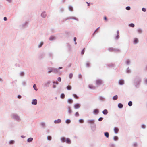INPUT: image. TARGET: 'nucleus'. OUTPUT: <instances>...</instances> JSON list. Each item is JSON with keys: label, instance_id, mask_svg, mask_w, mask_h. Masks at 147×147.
<instances>
[{"label": "nucleus", "instance_id": "3c124183", "mask_svg": "<svg viewBox=\"0 0 147 147\" xmlns=\"http://www.w3.org/2000/svg\"><path fill=\"white\" fill-rule=\"evenodd\" d=\"M103 119V118L102 117H100L98 119V120L99 121H101L102 120V119Z\"/></svg>", "mask_w": 147, "mask_h": 147}, {"label": "nucleus", "instance_id": "0eeeda50", "mask_svg": "<svg viewBox=\"0 0 147 147\" xmlns=\"http://www.w3.org/2000/svg\"><path fill=\"white\" fill-rule=\"evenodd\" d=\"M91 130L92 131L94 132L96 130V124H94L90 126Z\"/></svg>", "mask_w": 147, "mask_h": 147}, {"label": "nucleus", "instance_id": "c03bdc74", "mask_svg": "<svg viewBox=\"0 0 147 147\" xmlns=\"http://www.w3.org/2000/svg\"><path fill=\"white\" fill-rule=\"evenodd\" d=\"M129 26L131 27H134V25L133 24L131 23L129 25Z\"/></svg>", "mask_w": 147, "mask_h": 147}, {"label": "nucleus", "instance_id": "774afa93", "mask_svg": "<svg viewBox=\"0 0 147 147\" xmlns=\"http://www.w3.org/2000/svg\"><path fill=\"white\" fill-rule=\"evenodd\" d=\"M24 74H20V76H23V75Z\"/></svg>", "mask_w": 147, "mask_h": 147}, {"label": "nucleus", "instance_id": "dca6fc26", "mask_svg": "<svg viewBox=\"0 0 147 147\" xmlns=\"http://www.w3.org/2000/svg\"><path fill=\"white\" fill-rule=\"evenodd\" d=\"M67 143L70 144L71 142V141L70 139L68 138H67L65 140V141Z\"/></svg>", "mask_w": 147, "mask_h": 147}, {"label": "nucleus", "instance_id": "c9c22d12", "mask_svg": "<svg viewBox=\"0 0 147 147\" xmlns=\"http://www.w3.org/2000/svg\"><path fill=\"white\" fill-rule=\"evenodd\" d=\"M86 67H88L90 66V64L89 62H87L86 63Z\"/></svg>", "mask_w": 147, "mask_h": 147}, {"label": "nucleus", "instance_id": "f03ea898", "mask_svg": "<svg viewBox=\"0 0 147 147\" xmlns=\"http://www.w3.org/2000/svg\"><path fill=\"white\" fill-rule=\"evenodd\" d=\"M52 83V82L51 81L48 80L45 82L44 85L45 87H48L51 85Z\"/></svg>", "mask_w": 147, "mask_h": 147}, {"label": "nucleus", "instance_id": "b1692460", "mask_svg": "<svg viewBox=\"0 0 147 147\" xmlns=\"http://www.w3.org/2000/svg\"><path fill=\"white\" fill-rule=\"evenodd\" d=\"M65 139L64 137H62L61 138V140L62 142H64L65 141Z\"/></svg>", "mask_w": 147, "mask_h": 147}, {"label": "nucleus", "instance_id": "bf43d9fd", "mask_svg": "<svg viewBox=\"0 0 147 147\" xmlns=\"http://www.w3.org/2000/svg\"><path fill=\"white\" fill-rule=\"evenodd\" d=\"M104 19L106 20V21H107V17H106V16H105L104 17Z\"/></svg>", "mask_w": 147, "mask_h": 147}, {"label": "nucleus", "instance_id": "39448f33", "mask_svg": "<svg viewBox=\"0 0 147 147\" xmlns=\"http://www.w3.org/2000/svg\"><path fill=\"white\" fill-rule=\"evenodd\" d=\"M98 99L101 102H104L105 100V98L102 96H100L98 97Z\"/></svg>", "mask_w": 147, "mask_h": 147}, {"label": "nucleus", "instance_id": "1a4fd4ad", "mask_svg": "<svg viewBox=\"0 0 147 147\" xmlns=\"http://www.w3.org/2000/svg\"><path fill=\"white\" fill-rule=\"evenodd\" d=\"M80 105L78 103H76L74 105V107L75 109H79L80 107Z\"/></svg>", "mask_w": 147, "mask_h": 147}, {"label": "nucleus", "instance_id": "6e6552de", "mask_svg": "<svg viewBox=\"0 0 147 147\" xmlns=\"http://www.w3.org/2000/svg\"><path fill=\"white\" fill-rule=\"evenodd\" d=\"M53 85L52 86L53 88L55 89L57 87V85L58 84L57 82L53 81Z\"/></svg>", "mask_w": 147, "mask_h": 147}, {"label": "nucleus", "instance_id": "a18cd8bd", "mask_svg": "<svg viewBox=\"0 0 147 147\" xmlns=\"http://www.w3.org/2000/svg\"><path fill=\"white\" fill-rule=\"evenodd\" d=\"M54 39V36H51L49 38V40H53V39Z\"/></svg>", "mask_w": 147, "mask_h": 147}, {"label": "nucleus", "instance_id": "c85d7f7f", "mask_svg": "<svg viewBox=\"0 0 147 147\" xmlns=\"http://www.w3.org/2000/svg\"><path fill=\"white\" fill-rule=\"evenodd\" d=\"M71 122V120L69 119H67L65 121V123L67 124H69Z\"/></svg>", "mask_w": 147, "mask_h": 147}, {"label": "nucleus", "instance_id": "4468645a", "mask_svg": "<svg viewBox=\"0 0 147 147\" xmlns=\"http://www.w3.org/2000/svg\"><path fill=\"white\" fill-rule=\"evenodd\" d=\"M61 121L60 119H58L57 120H55L54 121V123L55 124H58L61 123Z\"/></svg>", "mask_w": 147, "mask_h": 147}, {"label": "nucleus", "instance_id": "864d4df0", "mask_svg": "<svg viewBox=\"0 0 147 147\" xmlns=\"http://www.w3.org/2000/svg\"><path fill=\"white\" fill-rule=\"evenodd\" d=\"M126 9L128 10H129L130 9V7L129 6L127 7H126Z\"/></svg>", "mask_w": 147, "mask_h": 147}, {"label": "nucleus", "instance_id": "f3484780", "mask_svg": "<svg viewBox=\"0 0 147 147\" xmlns=\"http://www.w3.org/2000/svg\"><path fill=\"white\" fill-rule=\"evenodd\" d=\"M99 111L97 109H94L93 111V113L94 114H97L98 113Z\"/></svg>", "mask_w": 147, "mask_h": 147}, {"label": "nucleus", "instance_id": "e2e57ef3", "mask_svg": "<svg viewBox=\"0 0 147 147\" xmlns=\"http://www.w3.org/2000/svg\"><path fill=\"white\" fill-rule=\"evenodd\" d=\"M7 19L6 17H4V20L5 21H6Z\"/></svg>", "mask_w": 147, "mask_h": 147}, {"label": "nucleus", "instance_id": "bb28decb", "mask_svg": "<svg viewBox=\"0 0 147 147\" xmlns=\"http://www.w3.org/2000/svg\"><path fill=\"white\" fill-rule=\"evenodd\" d=\"M67 90H70L71 89V88H72V87H71V86H68L67 87Z\"/></svg>", "mask_w": 147, "mask_h": 147}, {"label": "nucleus", "instance_id": "9b49d317", "mask_svg": "<svg viewBox=\"0 0 147 147\" xmlns=\"http://www.w3.org/2000/svg\"><path fill=\"white\" fill-rule=\"evenodd\" d=\"M88 88L91 89H94L96 87L95 86L93 85L92 84H89L88 86Z\"/></svg>", "mask_w": 147, "mask_h": 147}, {"label": "nucleus", "instance_id": "7ed1b4c3", "mask_svg": "<svg viewBox=\"0 0 147 147\" xmlns=\"http://www.w3.org/2000/svg\"><path fill=\"white\" fill-rule=\"evenodd\" d=\"M141 82V80L140 79H136L134 80V83L135 86L138 87L140 83Z\"/></svg>", "mask_w": 147, "mask_h": 147}, {"label": "nucleus", "instance_id": "a19ab883", "mask_svg": "<svg viewBox=\"0 0 147 147\" xmlns=\"http://www.w3.org/2000/svg\"><path fill=\"white\" fill-rule=\"evenodd\" d=\"M109 50L111 52L113 51L114 50V49H113L112 48H109Z\"/></svg>", "mask_w": 147, "mask_h": 147}, {"label": "nucleus", "instance_id": "ea45409f", "mask_svg": "<svg viewBox=\"0 0 147 147\" xmlns=\"http://www.w3.org/2000/svg\"><path fill=\"white\" fill-rule=\"evenodd\" d=\"M75 115L76 117L79 116V114L78 113V112H76L75 113Z\"/></svg>", "mask_w": 147, "mask_h": 147}, {"label": "nucleus", "instance_id": "423d86ee", "mask_svg": "<svg viewBox=\"0 0 147 147\" xmlns=\"http://www.w3.org/2000/svg\"><path fill=\"white\" fill-rule=\"evenodd\" d=\"M87 123L88 124H95V120L94 119L88 120L87 121Z\"/></svg>", "mask_w": 147, "mask_h": 147}, {"label": "nucleus", "instance_id": "8fccbe9b", "mask_svg": "<svg viewBox=\"0 0 147 147\" xmlns=\"http://www.w3.org/2000/svg\"><path fill=\"white\" fill-rule=\"evenodd\" d=\"M78 76L79 78L81 79L82 78V76L81 75V74H79L78 75Z\"/></svg>", "mask_w": 147, "mask_h": 147}, {"label": "nucleus", "instance_id": "a878e982", "mask_svg": "<svg viewBox=\"0 0 147 147\" xmlns=\"http://www.w3.org/2000/svg\"><path fill=\"white\" fill-rule=\"evenodd\" d=\"M40 125L43 127H45V126L46 124L44 122H42L40 123Z\"/></svg>", "mask_w": 147, "mask_h": 147}, {"label": "nucleus", "instance_id": "de8ad7c7", "mask_svg": "<svg viewBox=\"0 0 147 147\" xmlns=\"http://www.w3.org/2000/svg\"><path fill=\"white\" fill-rule=\"evenodd\" d=\"M57 80L59 82H60L61 81V77H58V78H57Z\"/></svg>", "mask_w": 147, "mask_h": 147}, {"label": "nucleus", "instance_id": "603ef678", "mask_svg": "<svg viewBox=\"0 0 147 147\" xmlns=\"http://www.w3.org/2000/svg\"><path fill=\"white\" fill-rule=\"evenodd\" d=\"M69 77L70 78H71L73 77V74H69Z\"/></svg>", "mask_w": 147, "mask_h": 147}, {"label": "nucleus", "instance_id": "e433bc0d", "mask_svg": "<svg viewBox=\"0 0 147 147\" xmlns=\"http://www.w3.org/2000/svg\"><path fill=\"white\" fill-rule=\"evenodd\" d=\"M73 96L75 98H76L77 99L78 98V97L77 96V95L76 94H73Z\"/></svg>", "mask_w": 147, "mask_h": 147}, {"label": "nucleus", "instance_id": "6e6d98bb", "mask_svg": "<svg viewBox=\"0 0 147 147\" xmlns=\"http://www.w3.org/2000/svg\"><path fill=\"white\" fill-rule=\"evenodd\" d=\"M76 38L75 37H74V41L75 42V44H77L76 42Z\"/></svg>", "mask_w": 147, "mask_h": 147}, {"label": "nucleus", "instance_id": "aec40b11", "mask_svg": "<svg viewBox=\"0 0 147 147\" xmlns=\"http://www.w3.org/2000/svg\"><path fill=\"white\" fill-rule=\"evenodd\" d=\"M67 102L69 104H71L73 102V100L71 99H69L68 100Z\"/></svg>", "mask_w": 147, "mask_h": 147}, {"label": "nucleus", "instance_id": "2f4dec72", "mask_svg": "<svg viewBox=\"0 0 147 147\" xmlns=\"http://www.w3.org/2000/svg\"><path fill=\"white\" fill-rule=\"evenodd\" d=\"M65 95L63 93H62L61 94L60 97L61 98L63 99L65 98Z\"/></svg>", "mask_w": 147, "mask_h": 147}, {"label": "nucleus", "instance_id": "338daca9", "mask_svg": "<svg viewBox=\"0 0 147 147\" xmlns=\"http://www.w3.org/2000/svg\"><path fill=\"white\" fill-rule=\"evenodd\" d=\"M69 8H70V10H71V11H72V8H71V7H69Z\"/></svg>", "mask_w": 147, "mask_h": 147}, {"label": "nucleus", "instance_id": "4be33fe9", "mask_svg": "<svg viewBox=\"0 0 147 147\" xmlns=\"http://www.w3.org/2000/svg\"><path fill=\"white\" fill-rule=\"evenodd\" d=\"M118 107L119 108H122L123 107V105L121 103H119L118 105Z\"/></svg>", "mask_w": 147, "mask_h": 147}, {"label": "nucleus", "instance_id": "9d476101", "mask_svg": "<svg viewBox=\"0 0 147 147\" xmlns=\"http://www.w3.org/2000/svg\"><path fill=\"white\" fill-rule=\"evenodd\" d=\"M31 104L33 105H36L37 104V100L36 99H33L32 100Z\"/></svg>", "mask_w": 147, "mask_h": 147}, {"label": "nucleus", "instance_id": "5701e85b", "mask_svg": "<svg viewBox=\"0 0 147 147\" xmlns=\"http://www.w3.org/2000/svg\"><path fill=\"white\" fill-rule=\"evenodd\" d=\"M41 16L43 18L45 17L46 16V13H45V12L42 13L41 14Z\"/></svg>", "mask_w": 147, "mask_h": 147}, {"label": "nucleus", "instance_id": "5fc2aeb1", "mask_svg": "<svg viewBox=\"0 0 147 147\" xmlns=\"http://www.w3.org/2000/svg\"><path fill=\"white\" fill-rule=\"evenodd\" d=\"M142 10L144 12H145L146 11V9L144 8H142Z\"/></svg>", "mask_w": 147, "mask_h": 147}, {"label": "nucleus", "instance_id": "f704fd0d", "mask_svg": "<svg viewBox=\"0 0 147 147\" xmlns=\"http://www.w3.org/2000/svg\"><path fill=\"white\" fill-rule=\"evenodd\" d=\"M141 127L143 129H145L146 127V126L145 125L142 124L141 125Z\"/></svg>", "mask_w": 147, "mask_h": 147}, {"label": "nucleus", "instance_id": "473e14b6", "mask_svg": "<svg viewBox=\"0 0 147 147\" xmlns=\"http://www.w3.org/2000/svg\"><path fill=\"white\" fill-rule=\"evenodd\" d=\"M33 87L36 91L38 89L37 88L36 85L35 84L33 85Z\"/></svg>", "mask_w": 147, "mask_h": 147}, {"label": "nucleus", "instance_id": "f257e3e1", "mask_svg": "<svg viewBox=\"0 0 147 147\" xmlns=\"http://www.w3.org/2000/svg\"><path fill=\"white\" fill-rule=\"evenodd\" d=\"M10 117L12 119L16 121H20L21 120L20 116L16 113H12L10 115Z\"/></svg>", "mask_w": 147, "mask_h": 147}, {"label": "nucleus", "instance_id": "37998d69", "mask_svg": "<svg viewBox=\"0 0 147 147\" xmlns=\"http://www.w3.org/2000/svg\"><path fill=\"white\" fill-rule=\"evenodd\" d=\"M144 83L146 84H147V78H144Z\"/></svg>", "mask_w": 147, "mask_h": 147}, {"label": "nucleus", "instance_id": "13d9d810", "mask_svg": "<svg viewBox=\"0 0 147 147\" xmlns=\"http://www.w3.org/2000/svg\"><path fill=\"white\" fill-rule=\"evenodd\" d=\"M3 81V80L1 78H0V82H2Z\"/></svg>", "mask_w": 147, "mask_h": 147}, {"label": "nucleus", "instance_id": "69168bd1", "mask_svg": "<svg viewBox=\"0 0 147 147\" xmlns=\"http://www.w3.org/2000/svg\"><path fill=\"white\" fill-rule=\"evenodd\" d=\"M21 137L22 138H24L25 137L24 136H23V135L21 136Z\"/></svg>", "mask_w": 147, "mask_h": 147}, {"label": "nucleus", "instance_id": "ddd939ff", "mask_svg": "<svg viewBox=\"0 0 147 147\" xmlns=\"http://www.w3.org/2000/svg\"><path fill=\"white\" fill-rule=\"evenodd\" d=\"M119 84L120 85H123L124 83V80L122 79H121L119 81Z\"/></svg>", "mask_w": 147, "mask_h": 147}, {"label": "nucleus", "instance_id": "393cba45", "mask_svg": "<svg viewBox=\"0 0 147 147\" xmlns=\"http://www.w3.org/2000/svg\"><path fill=\"white\" fill-rule=\"evenodd\" d=\"M118 98V96L117 95H115L113 97V99L114 100H117Z\"/></svg>", "mask_w": 147, "mask_h": 147}, {"label": "nucleus", "instance_id": "a211bd4d", "mask_svg": "<svg viewBox=\"0 0 147 147\" xmlns=\"http://www.w3.org/2000/svg\"><path fill=\"white\" fill-rule=\"evenodd\" d=\"M33 139L32 138H28L27 140V142H28L30 143L33 140Z\"/></svg>", "mask_w": 147, "mask_h": 147}, {"label": "nucleus", "instance_id": "680f3d73", "mask_svg": "<svg viewBox=\"0 0 147 147\" xmlns=\"http://www.w3.org/2000/svg\"><path fill=\"white\" fill-rule=\"evenodd\" d=\"M119 35H118L117 34V36H116V39H118L119 38Z\"/></svg>", "mask_w": 147, "mask_h": 147}, {"label": "nucleus", "instance_id": "f8f14e48", "mask_svg": "<svg viewBox=\"0 0 147 147\" xmlns=\"http://www.w3.org/2000/svg\"><path fill=\"white\" fill-rule=\"evenodd\" d=\"M15 143V141L14 140H10L8 142V144L10 145H13Z\"/></svg>", "mask_w": 147, "mask_h": 147}, {"label": "nucleus", "instance_id": "c756f323", "mask_svg": "<svg viewBox=\"0 0 147 147\" xmlns=\"http://www.w3.org/2000/svg\"><path fill=\"white\" fill-rule=\"evenodd\" d=\"M113 140L114 141H116L118 140V138L117 136H115L113 137Z\"/></svg>", "mask_w": 147, "mask_h": 147}, {"label": "nucleus", "instance_id": "2eb2a0df", "mask_svg": "<svg viewBox=\"0 0 147 147\" xmlns=\"http://www.w3.org/2000/svg\"><path fill=\"white\" fill-rule=\"evenodd\" d=\"M119 131V129L118 128L116 127H115L114 128V132L115 134H117Z\"/></svg>", "mask_w": 147, "mask_h": 147}, {"label": "nucleus", "instance_id": "cd10ccee", "mask_svg": "<svg viewBox=\"0 0 147 147\" xmlns=\"http://www.w3.org/2000/svg\"><path fill=\"white\" fill-rule=\"evenodd\" d=\"M138 42V40L137 38H135L134 39V42L135 43H137Z\"/></svg>", "mask_w": 147, "mask_h": 147}, {"label": "nucleus", "instance_id": "20e7f679", "mask_svg": "<svg viewBox=\"0 0 147 147\" xmlns=\"http://www.w3.org/2000/svg\"><path fill=\"white\" fill-rule=\"evenodd\" d=\"M102 80L100 79H97L96 81V85L100 86L102 84Z\"/></svg>", "mask_w": 147, "mask_h": 147}, {"label": "nucleus", "instance_id": "7c9ffc66", "mask_svg": "<svg viewBox=\"0 0 147 147\" xmlns=\"http://www.w3.org/2000/svg\"><path fill=\"white\" fill-rule=\"evenodd\" d=\"M105 136L107 138H108L109 137V134L107 132H105L104 134Z\"/></svg>", "mask_w": 147, "mask_h": 147}, {"label": "nucleus", "instance_id": "79ce46f5", "mask_svg": "<svg viewBox=\"0 0 147 147\" xmlns=\"http://www.w3.org/2000/svg\"><path fill=\"white\" fill-rule=\"evenodd\" d=\"M47 139L49 140H51V136H48Z\"/></svg>", "mask_w": 147, "mask_h": 147}, {"label": "nucleus", "instance_id": "72a5a7b5", "mask_svg": "<svg viewBox=\"0 0 147 147\" xmlns=\"http://www.w3.org/2000/svg\"><path fill=\"white\" fill-rule=\"evenodd\" d=\"M128 105L129 106H131L132 105V102L131 101H130L128 103Z\"/></svg>", "mask_w": 147, "mask_h": 147}, {"label": "nucleus", "instance_id": "052dcab7", "mask_svg": "<svg viewBox=\"0 0 147 147\" xmlns=\"http://www.w3.org/2000/svg\"><path fill=\"white\" fill-rule=\"evenodd\" d=\"M138 31L139 33H141L142 32V31L140 30H138Z\"/></svg>", "mask_w": 147, "mask_h": 147}, {"label": "nucleus", "instance_id": "6ab92c4d", "mask_svg": "<svg viewBox=\"0 0 147 147\" xmlns=\"http://www.w3.org/2000/svg\"><path fill=\"white\" fill-rule=\"evenodd\" d=\"M108 113V112L107 110V109L104 110L102 111V113L104 115H107V114Z\"/></svg>", "mask_w": 147, "mask_h": 147}, {"label": "nucleus", "instance_id": "0e129e2a", "mask_svg": "<svg viewBox=\"0 0 147 147\" xmlns=\"http://www.w3.org/2000/svg\"><path fill=\"white\" fill-rule=\"evenodd\" d=\"M99 28V27H98L96 30L95 31V32H94V33L95 32H96L98 29Z\"/></svg>", "mask_w": 147, "mask_h": 147}, {"label": "nucleus", "instance_id": "58836bf2", "mask_svg": "<svg viewBox=\"0 0 147 147\" xmlns=\"http://www.w3.org/2000/svg\"><path fill=\"white\" fill-rule=\"evenodd\" d=\"M79 121L80 123H83L84 122V121L83 119H80L79 120Z\"/></svg>", "mask_w": 147, "mask_h": 147}, {"label": "nucleus", "instance_id": "49530a36", "mask_svg": "<svg viewBox=\"0 0 147 147\" xmlns=\"http://www.w3.org/2000/svg\"><path fill=\"white\" fill-rule=\"evenodd\" d=\"M110 147H114L115 146L114 144H111L110 145Z\"/></svg>", "mask_w": 147, "mask_h": 147}, {"label": "nucleus", "instance_id": "4c0bfd02", "mask_svg": "<svg viewBox=\"0 0 147 147\" xmlns=\"http://www.w3.org/2000/svg\"><path fill=\"white\" fill-rule=\"evenodd\" d=\"M85 52V48H84L82 50V51L81 52V55H83Z\"/></svg>", "mask_w": 147, "mask_h": 147}, {"label": "nucleus", "instance_id": "412c9836", "mask_svg": "<svg viewBox=\"0 0 147 147\" xmlns=\"http://www.w3.org/2000/svg\"><path fill=\"white\" fill-rule=\"evenodd\" d=\"M67 109L68 113L70 114H71L72 113V111L70 107H68Z\"/></svg>", "mask_w": 147, "mask_h": 147}, {"label": "nucleus", "instance_id": "4d7b16f0", "mask_svg": "<svg viewBox=\"0 0 147 147\" xmlns=\"http://www.w3.org/2000/svg\"><path fill=\"white\" fill-rule=\"evenodd\" d=\"M17 97L18 98L20 99L21 98V96L20 95H18V96Z\"/></svg>", "mask_w": 147, "mask_h": 147}, {"label": "nucleus", "instance_id": "09e8293b", "mask_svg": "<svg viewBox=\"0 0 147 147\" xmlns=\"http://www.w3.org/2000/svg\"><path fill=\"white\" fill-rule=\"evenodd\" d=\"M43 44V43L42 42H41L40 43V44L38 46L39 47H41L42 46V45Z\"/></svg>", "mask_w": 147, "mask_h": 147}]
</instances>
